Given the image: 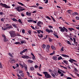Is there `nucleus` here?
I'll return each instance as SVG.
<instances>
[{
	"mask_svg": "<svg viewBox=\"0 0 79 79\" xmlns=\"http://www.w3.org/2000/svg\"><path fill=\"white\" fill-rule=\"evenodd\" d=\"M9 33L10 34L11 37H15L16 36V34L15 33V32L14 31H10Z\"/></svg>",
	"mask_w": 79,
	"mask_h": 79,
	"instance_id": "nucleus-1",
	"label": "nucleus"
},
{
	"mask_svg": "<svg viewBox=\"0 0 79 79\" xmlns=\"http://www.w3.org/2000/svg\"><path fill=\"white\" fill-rule=\"evenodd\" d=\"M43 74H44L45 77L47 78V79H49V78H51L52 76L50 75V74L48 73V72H44Z\"/></svg>",
	"mask_w": 79,
	"mask_h": 79,
	"instance_id": "nucleus-2",
	"label": "nucleus"
},
{
	"mask_svg": "<svg viewBox=\"0 0 79 79\" xmlns=\"http://www.w3.org/2000/svg\"><path fill=\"white\" fill-rule=\"evenodd\" d=\"M13 27L12 25H10V26H9V27H7L5 28H3V27H2V29L3 30V31H6L7 29H13Z\"/></svg>",
	"mask_w": 79,
	"mask_h": 79,
	"instance_id": "nucleus-3",
	"label": "nucleus"
},
{
	"mask_svg": "<svg viewBox=\"0 0 79 79\" xmlns=\"http://www.w3.org/2000/svg\"><path fill=\"white\" fill-rule=\"evenodd\" d=\"M0 5L1 6H2V7L3 8H11V7H10V6H8L6 5V4H3L2 3H0Z\"/></svg>",
	"mask_w": 79,
	"mask_h": 79,
	"instance_id": "nucleus-4",
	"label": "nucleus"
},
{
	"mask_svg": "<svg viewBox=\"0 0 79 79\" xmlns=\"http://www.w3.org/2000/svg\"><path fill=\"white\" fill-rule=\"evenodd\" d=\"M22 8H23V7H22L21 6H18L17 8H15V9L17 11H19V12H20V11H22Z\"/></svg>",
	"mask_w": 79,
	"mask_h": 79,
	"instance_id": "nucleus-5",
	"label": "nucleus"
},
{
	"mask_svg": "<svg viewBox=\"0 0 79 79\" xmlns=\"http://www.w3.org/2000/svg\"><path fill=\"white\" fill-rule=\"evenodd\" d=\"M22 58L24 59H29V58L30 59V57L28 56L25 55H23V56H22Z\"/></svg>",
	"mask_w": 79,
	"mask_h": 79,
	"instance_id": "nucleus-6",
	"label": "nucleus"
},
{
	"mask_svg": "<svg viewBox=\"0 0 79 79\" xmlns=\"http://www.w3.org/2000/svg\"><path fill=\"white\" fill-rule=\"evenodd\" d=\"M42 24H43V23L40 21H39L37 23V26H39V27H42L41 25H42Z\"/></svg>",
	"mask_w": 79,
	"mask_h": 79,
	"instance_id": "nucleus-7",
	"label": "nucleus"
},
{
	"mask_svg": "<svg viewBox=\"0 0 79 79\" xmlns=\"http://www.w3.org/2000/svg\"><path fill=\"white\" fill-rule=\"evenodd\" d=\"M22 63H23V66L25 69V71H27V66L26 64H24V63L23 62H22Z\"/></svg>",
	"mask_w": 79,
	"mask_h": 79,
	"instance_id": "nucleus-8",
	"label": "nucleus"
},
{
	"mask_svg": "<svg viewBox=\"0 0 79 79\" xmlns=\"http://www.w3.org/2000/svg\"><path fill=\"white\" fill-rule=\"evenodd\" d=\"M26 51H27V49H25L23 50V51L20 52V55H23V53H25Z\"/></svg>",
	"mask_w": 79,
	"mask_h": 79,
	"instance_id": "nucleus-9",
	"label": "nucleus"
},
{
	"mask_svg": "<svg viewBox=\"0 0 79 79\" xmlns=\"http://www.w3.org/2000/svg\"><path fill=\"white\" fill-rule=\"evenodd\" d=\"M46 32H47L48 33H50V32H52V33H53V31H52V30H49V29H46Z\"/></svg>",
	"mask_w": 79,
	"mask_h": 79,
	"instance_id": "nucleus-10",
	"label": "nucleus"
},
{
	"mask_svg": "<svg viewBox=\"0 0 79 79\" xmlns=\"http://www.w3.org/2000/svg\"><path fill=\"white\" fill-rule=\"evenodd\" d=\"M59 28L60 29V31L61 32H64V29L62 27H59Z\"/></svg>",
	"mask_w": 79,
	"mask_h": 79,
	"instance_id": "nucleus-11",
	"label": "nucleus"
},
{
	"mask_svg": "<svg viewBox=\"0 0 79 79\" xmlns=\"http://www.w3.org/2000/svg\"><path fill=\"white\" fill-rule=\"evenodd\" d=\"M10 60L11 61H10V63H12V64H14V63H15V61L14 59H13L12 58H10Z\"/></svg>",
	"mask_w": 79,
	"mask_h": 79,
	"instance_id": "nucleus-12",
	"label": "nucleus"
},
{
	"mask_svg": "<svg viewBox=\"0 0 79 79\" xmlns=\"http://www.w3.org/2000/svg\"><path fill=\"white\" fill-rule=\"evenodd\" d=\"M26 15L27 16H31V13L27 12H26Z\"/></svg>",
	"mask_w": 79,
	"mask_h": 79,
	"instance_id": "nucleus-13",
	"label": "nucleus"
},
{
	"mask_svg": "<svg viewBox=\"0 0 79 79\" xmlns=\"http://www.w3.org/2000/svg\"><path fill=\"white\" fill-rule=\"evenodd\" d=\"M62 56H63V57L69 58V56L67 55H66L62 54Z\"/></svg>",
	"mask_w": 79,
	"mask_h": 79,
	"instance_id": "nucleus-14",
	"label": "nucleus"
},
{
	"mask_svg": "<svg viewBox=\"0 0 79 79\" xmlns=\"http://www.w3.org/2000/svg\"><path fill=\"white\" fill-rule=\"evenodd\" d=\"M53 60H55V61H56V60H57V57L56 56H54L53 57Z\"/></svg>",
	"mask_w": 79,
	"mask_h": 79,
	"instance_id": "nucleus-15",
	"label": "nucleus"
},
{
	"mask_svg": "<svg viewBox=\"0 0 79 79\" xmlns=\"http://www.w3.org/2000/svg\"><path fill=\"white\" fill-rule=\"evenodd\" d=\"M69 30L70 31H74V29L73 28H68Z\"/></svg>",
	"mask_w": 79,
	"mask_h": 79,
	"instance_id": "nucleus-16",
	"label": "nucleus"
},
{
	"mask_svg": "<svg viewBox=\"0 0 79 79\" xmlns=\"http://www.w3.org/2000/svg\"><path fill=\"white\" fill-rule=\"evenodd\" d=\"M63 29H64V31H65V32H68V29H67V28H65V27H63Z\"/></svg>",
	"mask_w": 79,
	"mask_h": 79,
	"instance_id": "nucleus-17",
	"label": "nucleus"
},
{
	"mask_svg": "<svg viewBox=\"0 0 79 79\" xmlns=\"http://www.w3.org/2000/svg\"><path fill=\"white\" fill-rule=\"evenodd\" d=\"M28 63H33L34 62V61L31 60H28Z\"/></svg>",
	"mask_w": 79,
	"mask_h": 79,
	"instance_id": "nucleus-18",
	"label": "nucleus"
},
{
	"mask_svg": "<svg viewBox=\"0 0 79 79\" xmlns=\"http://www.w3.org/2000/svg\"><path fill=\"white\" fill-rule=\"evenodd\" d=\"M60 67H61V68H64V69H67V67H64L62 65H60Z\"/></svg>",
	"mask_w": 79,
	"mask_h": 79,
	"instance_id": "nucleus-19",
	"label": "nucleus"
},
{
	"mask_svg": "<svg viewBox=\"0 0 79 79\" xmlns=\"http://www.w3.org/2000/svg\"><path fill=\"white\" fill-rule=\"evenodd\" d=\"M38 37H39L40 38H42V37H43V35L42 34H39L38 35Z\"/></svg>",
	"mask_w": 79,
	"mask_h": 79,
	"instance_id": "nucleus-20",
	"label": "nucleus"
},
{
	"mask_svg": "<svg viewBox=\"0 0 79 79\" xmlns=\"http://www.w3.org/2000/svg\"><path fill=\"white\" fill-rule=\"evenodd\" d=\"M51 48L53 50H55V46L52 45L51 46Z\"/></svg>",
	"mask_w": 79,
	"mask_h": 79,
	"instance_id": "nucleus-21",
	"label": "nucleus"
},
{
	"mask_svg": "<svg viewBox=\"0 0 79 79\" xmlns=\"http://www.w3.org/2000/svg\"><path fill=\"white\" fill-rule=\"evenodd\" d=\"M19 64L20 66L22 68H24V65H23V64H22V63H21Z\"/></svg>",
	"mask_w": 79,
	"mask_h": 79,
	"instance_id": "nucleus-22",
	"label": "nucleus"
},
{
	"mask_svg": "<svg viewBox=\"0 0 79 79\" xmlns=\"http://www.w3.org/2000/svg\"><path fill=\"white\" fill-rule=\"evenodd\" d=\"M21 44H26V42L25 41H23L21 42Z\"/></svg>",
	"mask_w": 79,
	"mask_h": 79,
	"instance_id": "nucleus-23",
	"label": "nucleus"
},
{
	"mask_svg": "<svg viewBox=\"0 0 79 79\" xmlns=\"http://www.w3.org/2000/svg\"><path fill=\"white\" fill-rule=\"evenodd\" d=\"M52 76V77H54V78L56 77V76H55V75L53 73H52L51 74Z\"/></svg>",
	"mask_w": 79,
	"mask_h": 79,
	"instance_id": "nucleus-24",
	"label": "nucleus"
},
{
	"mask_svg": "<svg viewBox=\"0 0 79 79\" xmlns=\"http://www.w3.org/2000/svg\"><path fill=\"white\" fill-rule=\"evenodd\" d=\"M30 70L31 71H34V68L33 67H31L30 68Z\"/></svg>",
	"mask_w": 79,
	"mask_h": 79,
	"instance_id": "nucleus-25",
	"label": "nucleus"
},
{
	"mask_svg": "<svg viewBox=\"0 0 79 79\" xmlns=\"http://www.w3.org/2000/svg\"><path fill=\"white\" fill-rule=\"evenodd\" d=\"M54 73L55 74V76H57L58 74V72H57V71L55 72H54Z\"/></svg>",
	"mask_w": 79,
	"mask_h": 79,
	"instance_id": "nucleus-26",
	"label": "nucleus"
},
{
	"mask_svg": "<svg viewBox=\"0 0 79 79\" xmlns=\"http://www.w3.org/2000/svg\"><path fill=\"white\" fill-rule=\"evenodd\" d=\"M63 62H64V63L66 64H68V61H67L66 60H64Z\"/></svg>",
	"mask_w": 79,
	"mask_h": 79,
	"instance_id": "nucleus-27",
	"label": "nucleus"
},
{
	"mask_svg": "<svg viewBox=\"0 0 79 79\" xmlns=\"http://www.w3.org/2000/svg\"><path fill=\"white\" fill-rule=\"evenodd\" d=\"M63 60V59L61 56H60L58 58V60Z\"/></svg>",
	"mask_w": 79,
	"mask_h": 79,
	"instance_id": "nucleus-28",
	"label": "nucleus"
},
{
	"mask_svg": "<svg viewBox=\"0 0 79 79\" xmlns=\"http://www.w3.org/2000/svg\"><path fill=\"white\" fill-rule=\"evenodd\" d=\"M18 21L19 23H21V24H23V22H22V21H21V19H19Z\"/></svg>",
	"mask_w": 79,
	"mask_h": 79,
	"instance_id": "nucleus-29",
	"label": "nucleus"
},
{
	"mask_svg": "<svg viewBox=\"0 0 79 79\" xmlns=\"http://www.w3.org/2000/svg\"><path fill=\"white\" fill-rule=\"evenodd\" d=\"M15 44L17 45H21V43L19 42H16L15 43Z\"/></svg>",
	"mask_w": 79,
	"mask_h": 79,
	"instance_id": "nucleus-30",
	"label": "nucleus"
},
{
	"mask_svg": "<svg viewBox=\"0 0 79 79\" xmlns=\"http://www.w3.org/2000/svg\"><path fill=\"white\" fill-rule=\"evenodd\" d=\"M69 61L71 63H73V59H71L69 60Z\"/></svg>",
	"mask_w": 79,
	"mask_h": 79,
	"instance_id": "nucleus-31",
	"label": "nucleus"
},
{
	"mask_svg": "<svg viewBox=\"0 0 79 79\" xmlns=\"http://www.w3.org/2000/svg\"><path fill=\"white\" fill-rule=\"evenodd\" d=\"M12 20L13 21H17L18 22V20H17V19H15V18H13L12 19Z\"/></svg>",
	"mask_w": 79,
	"mask_h": 79,
	"instance_id": "nucleus-32",
	"label": "nucleus"
},
{
	"mask_svg": "<svg viewBox=\"0 0 79 79\" xmlns=\"http://www.w3.org/2000/svg\"><path fill=\"white\" fill-rule=\"evenodd\" d=\"M45 47H46V45L45 44H43L42 45V47L43 48H45Z\"/></svg>",
	"mask_w": 79,
	"mask_h": 79,
	"instance_id": "nucleus-33",
	"label": "nucleus"
},
{
	"mask_svg": "<svg viewBox=\"0 0 79 79\" xmlns=\"http://www.w3.org/2000/svg\"><path fill=\"white\" fill-rule=\"evenodd\" d=\"M50 48V45H48L47 46V48L48 50H49V49Z\"/></svg>",
	"mask_w": 79,
	"mask_h": 79,
	"instance_id": "nucleus-34",
	"label": "nucleus"
},
{
	"mask_svg": "<svg viewBox=\"0 0 79 79\" xmlns=\"http://www.w3.org/2000/svg\"><path fill=\"white\" fill-rule=\"evenodd\" d=\"M33 21H34V20H27V21H28V22H29V23H30L31 22H32Z\"/></svg>",
	"mask_w": 79,
	"mask_h": 79,
	"instance_id": "nucleus-35",
	"label": "nucleus"
},
{
	"mask_svg": "<svg viewBox=\"0 0 79 79\" xmlns=\"http://www.w3.org/2000/svg\"><path fill=\"white\" fill-rule=\"evenodd\" d=\"M9 55L10 56H11V58H13V56L12 55H11V53H9Z\"/></svg>",
	"mask_w": 79,
	"mask_h": 79,
	"instance_id": "nucleus-36",
	"label": "nucleus"
},
{
	"mask_svg": "<svg viewBox=\"0 0 79 79\" xmlns=\"http://www.w3.org/2000/svg\"><path fill=\"white\" fill-rule=\"evenodd\" d=\"M43 0L44 1V2H45V3H47L48 2V0ZM45 1H46L45 2Z\"/></svg>",
	"mask_w": 79,
	"mask_h": 79,
	"instance_id": "nucleus-37",
	"label": "nucleus"
},
{
	"mask_svg": "<svg viewBox=\"0 0 79 79\" xmlns=\"http://www.w3.org/2000/svg\"><path fill=\"white\" fill-rule=\"evenodd\" d=\"M28 32L30 35H31V32H32V31L31 30L28 31Z\"/></svg>",
	"mask_w": 79,
	"mask_h": 79,
	"instance_id": "nucleus-38",
	"label": "nucleus"
},
{
	"mask_svg": "<svg viewBox=\"0 0 79 79\" xmlns=\"http://www.w3.org/2000/svg\"><path fill=\"white\" fill-rule=\"evenodd\" d=\"M64 47H62L61 48V52H63L64 51Z\"/></svg>",
	"mask_w": 79,
	"mask_h": 79,
	"instance_id": "nucleus-39",
	"label": "nucleus"
},
{
	"mask_svg": "<svg viewBox=\"0 0 79 79\" xmlns=\"http://www.w3.org/2000/svg\"><path fill=\"white\" fill-rule=\"evenodd\" d=\"M22 32L23 34H24V33H25V30H24V29H22Z\"/></svg>",
	"mask_w": 79,
	"mask_h": 79,
	"instance_id": "nucleus-40",
	"label": "nucleus"
},
{
	"mask_svg": "<svg viewBox=\"0 0 79 79\" xmlns=\"http://www.w3.org/2000/svg\"><path fill=\"white\" fill-rule=\"evenodd\" d=\"M37 75H38V76H42V75L40 74H39V73L37 72Z\"/></svg>",
	"mask_w": 79,
	"mask_h": 79,
	"instance_id": "nucleus-41",
	"label": "nucleus"
},
{
	"mask_svg": "<svg viewBox=\"0 0 79 79\" xmlns=\"http://www.w3.org/2000/svg\"><path fill=\"white\" fill-rule=\"evenodd\" d=\"M55 54V51H54L53 52L50 53V55H54Z\"/></svg>",
	"mask_w": 79,
	"mask_h": 79,
	"instance_id": "nucleus-42",
	"label": "nucleus"
},
{
	"mask_svg": "<svg viewBox=\"0 0 79 79\" xmlns=\"http://www.w3.org/2000/svg\"><path fill=\"white\" fill-rule=\"evenodd\" d=\"M31 27L32 29H33L35 30V28H34V27H33V26L31 25Z\"/></svg>",
	"mask_w": 79,
	"mask_h": 79,
	"instance_id": "nucleus-43",
	"label": "nucleus"
},
{
	"mask_svg": "<svg viewBox=\"0 0 79 79\" xmlns=\"http://www.w3.org/2000/svg\"><path fill=\"white\" fill-rule=\"evenodd\" d=\"M48 39L49 42H52V39H51V38H49Z\"/></svg>",
	"mask_w": 79,
	"mask_h": 79,
	"instance_id": "nucleus-44",
	"label": "nucleus"
},
{
	"mask_svg": "<svg viewBox=\"0 0 79 79\" xmlns=\"http://www.w3.org/2000/svg\"><path fill=\"white\" fill-rule=\"evenodd\" d=\"M74 71H76V72H78V70H77V69H76V68H74Z\"/></svg>",
	"mask_w": 79,
	"mask_h": 79,
	"instance_id": "nucleus-45",
	"label": "nucleus"
},
{
	"mask_svg": "<svg viewBox=\"0 0 79 79\" xmlns=\"http://www.w3.org/2000/svg\"><path fill=\"white\" fill-rule=\"evenodd\" d=\"M46 18H48V19H49V20H51V18H50V17H49L48 16H46Z\"/></svg>",
	"mask_w": 79,
	"mask_h": 79,
	"instance_id": "nucleus-46",
	"label": "nucleus"
},
{
	"mask_svg": "<svg viewBox=\"0 0 79 79\" xmlns=\"http://www.w3.org/2000/svg\"><path fill=\"white\" fill-rule=\"evenodd\" d=\"M33 60H35V56H33V57H32Z\"/></svg>",
	"mask_w": 79,
	"mask_h": 79,
	"instance_id": "nucleus-47",
	"label": "nucleus"
},
{
	"mask_svg": "<svg viewBox=\"0 0 79 79\" xmlns=\"http://www.w3.org/2000/svg\"><path fill=\"white\" fill-rule=\"evenodd\" d=\"M78 14V13L76 12H75L73 13V15H77Z\"/></svg>",
	"mask_w": 79,
	"mask_h": 79,
	"instance_id": "nucleus-48",
	"label": "nucleus"
},
{
	"mask_svg": "<svg viewBox=\"0 0 79 79\" xmlns=\"http://www.w3.org/2000/svg\"><path fill=\"white\" fill-rule=\"evenodd\" d=\"M10 25L9 24H6V27H8L10 26Z\"/></svg>",
	"mask_w": 79,
	"mask_h": 79,
	"instance_id": "nucleus-49",
	"label": "nucleus"
},
{
	"mask_svg": "<svg viewBox=\"0 0 79 79\" xmlns=\"http://www.w3.org/2000/svg\"><path fill=\"white\" fill-rule=\"evenodd\" d=\"M48 71H49V72H50V73H52V72H53L52 70H51V69H49Z\"/></svg>",
	"mask_w": 79,
	"mask_h": 79,
	"instance_id": "nucleus-50",
	"label": "nucleus"
},
{
	"mask_svg": "<svg viewBox=\"0 0 79 79\" xmlns=\"http://www.w3.org/2000/svg\"><path fill=\"white\" fill-rule=\"evenodd\" d=\"M20 75L21 76H22V77H24V73H22V74H20Z\"/></svg>",
	"mask_w": 79,
	"mask_h": 79,
	"instance_id": "nucleus-51",
	"label": "nucleus"
},
{
	"mask_svg": "<svg viewBox=\"0 0 79 79\" xmlns=\"http://www.w3.org/2000/svg\"><path fill=\"white\" fill-rule=\"evenodd\" d=\"M67 43L68 44H69V45H71V43H70V42H69V41H68Z\"/></svg>",
	"mask_w": 79,
	"mask_h": 79,
	"instance_id": "nucleus-52",
	"label": "nucleus"
},
{
	"mask_svg": "<svg viewBox=\"0 0 79 79\" xmlns=\"http://www.w3.org/2000/svg\"><path fill=\"white\" fill-rule=\"evenodd\" d=\"M4 42H6V41H7V39H6V38H4Z\"/></svg>",
	"mask_w": 79,
	"mask_h": 79,
	"instance_id": "nucleus-53",
	"label": "nucleus"
},
{
	"mask_svg": "<svg viewBox=\"0 0 79 79\" xmlns=\"http://www.w3.org/2000/svg\"><path fill=\"white\" fill-rule=\"evenodd\" d=\"M3 67H2V64L0 63V68H2Z\"/></svg>",
	"mask_w": 79,
	"mask_h": 79,
	"instance_id": "nucleus-54",
	"label": "nucleus"
},
{
	"mask_svg": "<svg viewBox=\"0 0 79 79\" xmlns=\"http://www.w3.org/2000/svg\"><path fill=\"white\" fill-rule=\"evenodd\" d=\"M23 73V71L21 70H20L19 72V74H21V73Z\"/></svg>",
	"mask_w": 79,
	"mask_h": 79,
	"instance_id": "nucleus-55",
	"label": "nucleus"
},
{
	"mask_svg": "<svg viewBox=\"0 0 79 79\" xmlns=\"http://www.w3.org/2000/svg\"><path fill=\"white\" fill-rule=\"evenodd\" d=\"M17 76H18V77H19V78H21V76H20V75H19L18 74V73L17 74Z\"/></svg>",
	"mask_w": 79,
	"mask_h": 79,
	"instance_id": "nucleus-56",
	"label": "nucleus"
},
{
	"mask_svg": "<svg viewBox=\"0 0 79 79\" xmlns=\"http://www.w3.org/2000/svg\"><path fill=\"white\" fill-rule=\"evenodd\" d=\"M30 7H34V8H37V6H30Z\"/></svg>",
	"mask_w": 79,
	"mask_h": 79,
	"instance_id": "nucleus-57",
	"label": "nucleus"
},
{
	"mask_svg": "<svg viewBox=\"0 0 79 79\" xmlns=\"http://www.w3.org/2000/svg\"><path fill=\"white\" fill-rule=\"evenodd\" d=\"M12 26H13V27H15V28L16 27V26L15 24H12Z\"/></svg>",
	"mask_w": 79,
	"mask_h": 79,
	"instance_id": "nucleus-58",
	"label": "nucleus"
},
{
	"mask_svg": "<svg viewBox=\"0 0 79 79\" xmlns=\"http://www.w3.org/2000/svg\"><path fill=\"white\" fill-rule=\"evenodd\" d=\"M37 20H36V21H33L32 22L33 23H37Z\"/></svg>",
	"mask_w": 79,
	"mask_h": 79,
	"instance_id": "nucleus-59",
	"label": "nucleus"
},
{
	"mask_svg": "<svg viewBox=\"0 0 79 79\" xmlns=\"http://www.w3.org/2000/svg\"><path fill=\"white\" fill-rule=\"evenodd\" d=\"M73 42L74 43L76 42V39L74 38H73Z\"/></svg>",
	"mask_w": 79,
	"mask_h": 79,
	"instance_id": "nucleus-60",
	"label": "nucleus"
},
{
	"mask_svg": "<svg viewBox=\"0 0 79 79\" xmlns=\"http://www.w3.org/2000/svg\"><path fill=\"white\" fill-rule=\"evenodd\" d=\"M37 32L38 34H40V30H37Z\"/></svg>",
	"mask_w": 79,
	"mask_h": 79,
	"instance_id": "nucleus-61",
	"label": "nucleus"
},
{
	"mask_svg": "<svg viewBox=\"0 0 79 79\" xmlns=\"http://www.w3.org/2000/svg\"><path fill=\"white\" fill-rule=\"evenodd\" d=\"M67 12L68 13H71V10H69L67 11Z\"/></svg>",
	"mask_w": 79,
	"mask_h": 79,
	"instance_id": "nucleus-62",
	"label": "nucleus"
},
{
	"mask_svg": "<svg viewBox=\"0 0 79 79\" xmlns=\"http://www.w3.org/2000/svg\"><path fill=\"white\" fill-rule=\"evenodd\" d=\"M2 36L3 37H4V38H6V36L4 35H2Z\"/></svg>",
	"mask_w": 79,
	"mask_h": 79,
	"instance_id": "nucleus-63",
	"label": "nucleus"
},
{
	"mask_svg": "<svg viewBox=\"0 0 79 79\" xmlns=\"http://www.w3.org/2000/svg\"><path fill=\"white\" fill-rule=\"evenodd\" d=\"M76 19H77V20H79V17H76Z\"/></svg>",
	"mask_w": 79,
	"mask_h": 79,
	"instance_id": "nucleus-64",
	"label": "nucleus"
}]
</instances>
